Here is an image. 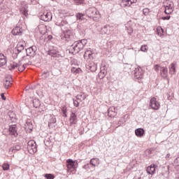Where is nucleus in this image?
<instances>
[{"instance_id":"38","label":"nucleus","mask_w":179,"mask_h":179,"mask_svg":"<svg viewBox=\"0 0 179 179\" xmlns=\"http://www.w3.org/2000/svg\"><path fill=\"white\" fill-rule=\"evenodd\" d=\"M45 177L46 178V179H54L55 178V176L51 173H46L45 175Z\"/></svg>"},{"instance_id":"45","label":"nucleus","mask_w":179,"mask_h":179,"mask_svg":"<svg viewBox=\"0 0 179 179\" xmlns=\"http://www.w3.org/2000/svg\"><path fill=\"white\" fill-rule=\"evenodd\" d=\"M15 151V150L14 147H12L9 149L8 152L10 155H13Z\"/></svg>"},{"instance_id":"29","label":"nucleus","mask_w":179,"mask_h":179,"mask_svg":"<svg viewBox=\"0 0 179 179\" xmlns=\"http://www.w3.org/2000/svg\"><path fill=\"white\" fill-rule=\"evenodd\" d=\"M71 73H73V75H78L79 73H82V69L79 67H72L71 68Z\"/></svg>"},{"instance_id":"34","label":"nucleus","mask_w":179,"mask_h":179,"mask_svg":"<svg viewBox=\"0 0 179 179\" xmlns=\"http://www.w3.org/2000/svg\"><path fill=\"white\" fill-rule=\"evenodd\" d=\"M157 33L158 36H159V37H162V36H163L164 33V30H163V28H162L161 27H159L157 28Z\"/></svg>"},{"instance_id":"10","label":"nucleus","mask_w":179,"mask_h":179,"mask_svg":"<svg viewBox=\"0 0 179 179\" xmlns=\"http://www.w3.org/2000/svg\"><path fill=\"white\" fill-rule=\"evenodd\" d=\"M36 51H37V48L36 46H31L26 49L27 57H34L36 55Z\"/></svg>"},{"instance_id":"61","label":"nucleus","mask_w":179,"mask_h":179,"mask_svg":"<svg viewBox=\"0 0 179 179\" xmlns=\"http://www.w3.org/2000/svg\"><path fill=\"white\" fill-rule=\"evenodd\" d=\"M64 114H65V111H64Z\"/></svg>"},{"instance_id":"36","label":"nucleus","mask_w":179,"mask_h":179,"mask_svg":"<svg viewBox=\"0 0 179 179\" xmlns=\"http://www.w3.org/2000/svg\"><path fill=\"white\" fill-rule=\"evenodd\" d=\"M2 168L3 171H8V170H9V169H10V165L8 163H4L2 165Z\"/></svg>"},{"instance_id":"55","label":"nucleus","mask_w":179,"mask_h":179,"mask_svg":"<svg viewBox=\"0 0 179 179\" xmlns=\"http://www.w3.org/2000/svg\"><path fill=\"white\" fill-rule=\"evenodd\" d=\"M131 24H132V22H128L127 25L131 26Z\"/></svg>"},{"instance_id":"15","label":"nucleus","mask_w":179,"mask_h":179,"mask_svg":"<svg viewBox=\"0 0 179 179\" xmlns=\"http://www.w3.org/2000/svg\"><path fill=\"white\" fill-rule=\"evenodd\" d=\"M134 75L137 79H142V75H143L142 69L136 68L134 71Z\"/></svg>"},{"instance_id":"43","label":"nucleus","mask_w":179,"mask_h":179,"mask_svg":"<svg viewBox=\"0 0 179 179\" xmlns=\"http://www.w3.org/2000/svg\"><path fill=\"white\" fill-rule=\"evenodd\" d=\"M79 103H80V101H79L78 100L73 99V104L75 107H79Z\"/></svg>"},{"instance_id":"17","label":"nucleus","mask_w":179,"mask_h":179,"mask_svg":"<svg viewBox=\"0 0 179 179\" xmlns=\"http://www.w3.org/2000/svg\"><path fill=\"white\" fill-rule=\"evenodd\" d=\"M22 28L19 27H17L15 28H14L12 31V34L14 35V36H21L22 35Z\"/></svg>"},{"instance_id":"20","label":"nucleus","mask_w":179,"mask_h":179,"mask_svg":"<svg viewBox=\"0 0 179 179\" xmlns=\"http://www.w3.org/2000/svg\"><path fill=\"white\" fill-rule=\"evenodd\" d=\"M25 127V129H27V131H32L33 130V122H31V120H28L26 122V124H24Z\"/></svg>"},{"instance_id":"51","label":"nucleus","mask_w":179,"mask_h":179,"mask_svg":"<svg viewBox=\"0 0 179 179\" xmlns=\"http://www.w3.org/2000/svg\"><path fill=\"white\" fill-rule=\"evenodd\" d=\"M1 97L3 100H6V97L5 96V95H3V94H1Z\"/></svg>"},{"instance_id":"39","label":"nucleus","mask_w":179,"mask_h":179,"mask_svg":"<svg viewBox=\"0 0 179 179\" xmlns=\"http://www.w3.org/2000/svg\"><path fill=\"white\" fill-rule=\"evenodd\" d=\"M141 51L143 52H148V45H143L141 48Z\"/></svg>"},{"instance_id":"54","label":"nucleus","mask_w":179,"mask_h":179,"mask_svg":"<svg viewBox=\"0 0 179 179\" xmlns=\"http://www.w3.org/2000/svg\"><path fill=\"white\" fill-rule=\"evenodd\" d=\"M3 3V0H0V5Z\"/></svg>"},{"instance_id":"18","label":"nucleus","mask_w":179,"mask_h":179,"mask_svg":"<svg viewBox=\"0 0 179 179\" xmlns=\"http://www.w3.org/2000/svg\"><path fill=\"white\" fill-rule=\"evenodd\" d=\"M135 134L138 138H142V136H143V135H145V130L142 128H138L135 130Z\"/></svg>"},{"instance_id":"35","label":"nucleus","mask_w":179,"mask_h":179,"mask_svg":"<svg viewBox=\"0 0 179 179\" xmlns=\"http://www.w3.org/2000/svg\"><path fill=\"white\" fill-rule=\"evenodd\" d=\"M64 37L66 40H69V38H71L72 37V33L70 30L66 31L64 32Z\"/></svg>"},{"instance_id":"40","label":"nucleus","mask_w":179,"mask_h":179,"mask_svg":"<svg viewBox=\"0 0 179 179\" xmlns=\"http://www.w3.org/2000/svg\"><path fill=\"white\" fill-rule=\"evenodd\" d=\"M149 12H150L149 8H144V9L143 10V15H145V16H148V15H149Z\"/></svg>"},{"instance_id":"5","label":"nucleus","mask_w":179,"mask_h":179,"mask_svg":"<svg viewBox=\"0 0 179 179\" xmlns=\"http://www.w3.org/2000/svg\"><path fill=\"white\" fill-rule=\"evenodd\" d=\"M66 167L68 173H72L74 170H76L78 167V161H73V159H69L66 160Z\"/></svg>"},{"instance_id":"8","label":"nucleus","mask_w":179,"mask_h":179,"mask_svg":"<svg viewBox=\"0 0 179 179\" xmlns=\"http://www.w3.org/2000/svg\"><path fill=\"white\" fill-rule=\"evenodd\" d=\"M174 10V3L171 1H169L167 5L165 6V13L166 15H171Z\"/></svg>"},{"instance_id":"41","label":"nucleus","mask_w":179,"mask_h":179,"mask_svg":"<svg viewBox=\"0 0 179 179\" xmlns=\"http://www.w3.org/2000/svg\"><path fill=\"white\" fill-rule=\"evenodd\" d=\"M124 6H131V3H129V1L128 0H123L122 1Z\"/></svg>"},{"instance_id":"59","label":"nucleus","mask_w":179,"mask_h":179,"mask_svg":"<svg viewBox=\"0 0 179 179\" xmlns=\"http://www.w3.org/2000/svg\"><path fill=\"white\" fill-rule=\"evenodd\" d=\"M176 179H179V177L176 178Z\"/></svg>"},{"instance_id":"50","label":"nucleus","mask_w":179,"mask_h":179,"mask_svg":"<svg viewBox=\"0 0 179 179\" xmlns=\"http://www.w3.org/2000/svg\"><path fill=\"white\" fill-rule=\"evenodd\" d=\"M130 31H129V34H132V33H134V28H130Z\"/></svg>"},{"instance_id":"47","label":"nucleus","mask_w":179,"mask_h":179,"mask_svg":"<svg viewBox=\"0 0 179 179\" xmlns=\"http://www.w3.org/2000/svg\"><path fill=\"white\" fill-rule=\"evenodd\" d=\"M170 15H168L166 17H162V20H170Z\"/></svg>"},{"instance_id":"1","label":"nucleus","mask_w":179,"mask_h":179,"mask_svg":"<svg viewBox=\"0 0 179 179\" xmlns=\"http://www.w3.org/2000/svg\"><path fill=\"white\" fill-rule=\"evenodd\" d=\"M30 61L29 58L27 57H23L22 60L19 62V63H16L13 62L10 63V66H8L9 70L12 71V69H18L19 72H23L24 69H26L27 65H30Z\"/></svg>"},{"instance_id":"16","label":"nucleus","mask_w":179,"mask_h":179,"mask_svg":"<svg viewBox=\"0 0 179 179\" xmlns=\"http://www.w3.org/2000/svg\"><path fill=\"white\" fill-rule=\"evenodd\" d=\"M10 85H12V76H9L4 80V87L8 89Z\"/></svg>"},{"instance_id":"60","label":"nucleus","mask_w":179,"mask_h":179,"mask_svg":"<svg viewBox=\"0 0 179 179\" xmlns=\"http://www.w3.org/2000/svg\"><path fill=\"white\" fill-rule=\"evenodd\" d=\"M64 116H66V114H64Z\"/></svg>"},{"instance_id":"49","label":"nucleus","mask_w":179,"mask_h":179,"mask_svg":"<svg viewBox=\"0 0 179 179\" xmlns=\"http://www.w3.org/2000/svg\"><path fill=\"white\" fill-rule=\"evenodd\" d=\"M123 118H124V120L123 121V122H125L127 121V118H128V115H124Z\"/></svg>"},{"instance_id":"13","label":"nucleus","mask_w":179,"mask_h":179,"mask_svg":"<svg viewBox=\"0 0 179 179\" xmlns=\"http://www.w3.org/2000/svg\"><path fill=\"white\" fill-rule=\"evenodd\" d=\"M87 69H90L91 72H96L97 71V64L94 62H91L87 65Z\"/></svg>"},{"instance_id":"14","label":"nucleus","mask_w":179,"mask_h":179,"mask_svg":"<svg viewBox=\"0 0 179 179\" xmlns=\"http://www.w3.org/2000/svg\"><path fill=\"white\" fill-rule=\"evenodd\" d=\"M9 133L13 136H17V130H16V124H13L10 126Z\"/></svg>"},{"instance_id":"56","label":"nucleus","mask_w":179,"mask_h":179,"mask_svg":"<svg viewBox=\"0 0 179 179\" xmlns=\"http://www.w3.org/2000/svg\"><path fill=\"white\" fill-rule=\"evenodd\" d=\"M56 24H57V26H61V25H62L61 24H58V22H56Z\"/></svg>"},{"instance_id":"42","label":"nucleus","mask_w":179,"mask_h":179,"mask_svg":"<svg viewBox=\"0 0 179 179\" xmlns=\"http://www.w3.org/2000/svg\"><path fill=\"white\" fill-rule=\"evenodd\" d=\"M21 12L22 13V15H24V16H27L28 13H27V9L26 8H22L21 9Z\"/></svg>"},{"instance_id":"52","label":"nucleus","mask_w":179,"mask_h":179,"mask_svg":"<svg viewBox=\"0 0 179 179\" xmlns=\"http://www.w3.org/2000/svg\"><path fill=\"white\" fill-rule=\"evenodd\" d=\"M88 167H89V164H87V165H85L83 166V169H85L86 170V169H87Z\"/></svg>"},{"instance_id":"26","label":"nucleus","mask_w":179,"mask_h":179,"mask_svg":"<svg viewBox=\"0 0 179 179\" xmlns=\"http://www.w3.org/2000/svg\"><path fill=\"white\" fill-rule=\"evenodd\" d=\"M17 47L20 51H22V50H24V48L26 47V42H24V41H20L17 43Z\"/></svg>"},{"instance_id":"48","label":"nucleus","mask_w":179,"mask_h":179,"mask_svg":"<svg viewBox=\"0 0 179 179\" xmlns=\"http://www.w3.org/2000/svg\"><path fill=\"white\" fill-rule=\"evenodd\" d=\"M13 148L14 150H20V145H15Z\"/></svg>"},{"instance_id":"53","label":"nucleus","mask_w":179,"mask_h":179,"mask_svg":"<svg viewBox=\"0 0 179 179\" xmlns=\"http://www.w3.org/2000/svg\"><path fill=\"white\" fill-rule=\"evenodd\" d=\"M171 156V155L170 154H167L166 156V159H170Z\"/></svg>"},{"instance_id":"44","label":"nucleus","mask_w":179,"mask_h":179,"mask_svg":"<svg viewBox=\"0 0 179 179\" xmlns=\"http://www.w3.org/2000/svg\"><path fill=\"white\" fill-rule=\"evenodd\" d=\"M75 3H77V5H81V3H83V0H74Z\"/></svg>"},{"instance_id":"11","label":"nucleus","mask_w":179,"mask_h":179,"mask_svg":"<svg viewBox=\"0 0 179 179\" xmlns=\"http://www.w3.org/2000/svg\"><path fill=\"white\" fill-rule=\"evenodd\" d=\"M113 30V27L110 25H105L101 30V34H106L107 36H110L111 34V31Z\"/></svg>"},{"instance_id":"58","label":"nucleus","mask_w":179,"mask_h":179,"mask_svg":"<svg viewBox=\"0 0 179 179\" xmlns=\"http://www.w3.org/2000/svg\"><path fill=\"white\" fill-rule=\"evenodd\" d=\"M102 73H103L102 72L99 73V76H100Z\"/></svg>"},{"instance_id":"28","label":"nucleus","mask_w":179,"mask_h":179,"mask_svg":"<svg viewBox=\"0 0 179 179\" xmlns=\"http://www.w3.org/2000/svg\"><path fill=\"white\" fill-rule=\"evenodd\" d=\"M76 122H78L76 114H75V113H72L70 116V123L76 124Z\"/></svg>"},{"instance_id":"12","label":"nucleus","mask_w":179,"mask_h":179,"mask_svg":"<svg viewBox=\"0 0 179 179\" xmlns=\"http://www.w3.org/2000/svg\"><path fill=\"white\" fill-rule=\"evenodd\" d=\"M108 117H110L112 118L117 115V109L115 108V107L112 106L109 108V109L108 110Z\"/></svg>"},{"instance_id":"31","label":"nucleus","mask_w":179,"mask_h":179,"mask_svg":"<svg viewBox=\"0 0 179 179\" xmlns=\"http://www.w3.org/2000/svg\"><path fill=\"white\" fill-rule=\"evenodd\" d=\"M169 73L171 75L176 73V63H172L169 67Z\"/></svg>"},{"instance_id":"7","label":"nucleus","mask_w":179,"mask_h":179,"mask_svg":"<svg viewBox=\"0 0 179 179\" xmlns=\"http://www.w3.org/2000/svg\"><path fill=\"white\" fill-rule=\"evenodd\" d=\"M150 106L152 110H159L160 108V103L155 97L150 99Z\"/></svg>"},{"instance_id":"27","label":"nucleus","mask_w":179,"mask_h":179,"mask_svg":"<svg viewBox=\"0 0 179 179\" xmlns=\"http://www.w3.org/2000/svg\"><path fill=\"white\" fill-rule=\"evenodd\" d=\"M76 97V100H78V101H80V103H81V101H83L86 99V94L83 93H80Z\"/></svg>"},{"instance_id":"23","label":"nucleus","mask_w":179,"mask_h":179,"mask_svg":"<svg viewBox=\"0 0 179 179\" xmlns=\"http://www.w3.org/2000/svg\"><path fill=\"white\" fill-rule=\"evenodd\" d=\"M90 164L93 166V167H96L100 164V159L99 158H94L90 160Z\"/></svg>"},{"instance_id":"4","label":"nucleus","mask_w":179,"mask_h":179,"mask_svg":"<svg viewBox=\"0 0 179 179\" xmlns=\"http://www.w3.org/2000/svg\"><path fill=\"white\" fill-rule=\"evenodd\" d=\"M154 71L157 73H159H159L162 78H166L169 76V70L166 66H162L159 64H155L154 66Z\"/></svg>"},{"instance_id":"9","label":"nucleus","mask_w":179,"mask_h":179,"mask_svg":"<svg viewBox=\"0 0 179 179\" xmlns=\"http://www.w3.org/2000/svg\"><path fill=\"white\" fill-rule=\"evenodd\" d=\"M41 19L43 20V22H50V20L52 19V15H51L50 12L45 11L41 16Z\"/></svg>"},{"instance_id":"2","label":"nucleus","mask_w":179,"mask_h":179,"mask_svg":"<svg viewBox=\"0 0 179 179\" xmlns=\"http://www.w3.org/2000/svg\"><path fill=\"white\" fill-rule=\"evenodd\" d=\"M87 43V40L86 39L74 42L73 44L69 48V52H70V54H73V55L78 54V52H80V51L83 50V48Z\"/></svg>"},{"instance_id":"6","label":"nucleus","mask_w":179,"mask_h":179,"mask_svg":"<svg viewBox=\"0 0 179 179\" xmlns=\"http://www.w3.org/2000/svg\"><path fill=\"white\" fill-rule=\"evenodd\" d=\"M27 150L31 155H34L37 152V144H36V141H29L27 144Z\"/></svg>"},{"instance_id":"33","label":"nucleus","mask_w":179,"mask_h":179,"mask_svg":"<svg viewBox=\"0 0 179 179\" xmlns=\"http://www.w3.org/2000/svg\"><path fill=\"white\" fill-rule=\"evenodd\" d=\"M33 106L35 107V108H38L39 106H41V103H40V100L35 99L32 101Z\"/></svg>"},{"instance_id":"22","label":"nucleus","mask_w":179,"mask_h":179,"mask_svg":"<svg viewBox=\"0 0 179 179\" xmlns=\"http://www.w3.org/2000/svg\"><path fill=\"white\" fill-rule=\"evenodd\" d=\"M93 55V52L92 50H86L84 54V58L85 59H92Z\"/></svg>"},{"instance_id":"32","label":"nucleus","mask_w":179,"mask_h":179,"mask_svg":"<svg viewBox=\"0 0 179 179\" xmlns=\"http://www.w3.org/2000/svg\"><path fill=\"white\" fill-rule=\"evenodd\" d=\"M101 17V15H100V12H99V10H97L96 13H95L92 17L93 20H94L95 22H99Z\"/></svg>"},{"instance_id":"30","label":"nucleus","mask_w":179,"mask_h":179,"mask_svg":"<svg viewBox=\"0 0 179 179\" xmlns=\"http://www.w3.org/2000/svg\"><path fill=\"white\" fill-rule=\"evenodd\" d=\"M76 17L77 20H79V22H83L85 21V14L78 13L76 14Z\"/></svg>"},{"instance_id":"3","label":"nucleus","mask_w":179,"mask_h":179,"mask_svg":"<svg viewBox=\"0 0 179 179\" xmlns=\"http://www.w3.org/2000/svg\"><path fill=\"white\" fill-rule=\"evenodd\" d=\"M44 121L45 122H48V127L50 129L57 127V118H55V115H54L48 114L45 115Z\"/></svg>"},{"instance_id":"57","label":"nucleus","mask_w":179,"mask_h":179,"mask_svg":"<svg viewBox=\"0 0 179 179\" xmlns=\"http://www.w3.org/2000/svg\"><path fill=\"white\" fill-rule=\"evenodd\" d=\"M103 78H104V74L101 77V79H103Z\"/></svg>"},{"instance_id":"19","label":"nucleus","mask_w":179,"mask_h":179,"mask_svg":"<svg viewBox=\"0 0 179 179\" xmlns=\"http://www.w3.org/2000/svg\"><path fill=\"white\" fill-rule=\"evenodd\" d=\"M156 167H157V166H156L155 164H152V165L148 166L147 168V173H148V174L153 175L155 171H156Z\"/></svg>"},{"instance_id":"37","label":"nucleus","mask_w":179,"mask_h":179,"mask_svg":"<svg viewBox=\"0 0 179 179\" xmlns=\"http://www.w3.org/2000/svg\"><path fill=\"white\" fill-rule=\"evenodd\" d=\"M49 55H51V57H57L58 53L56 50H50L49 52Z\"/></svg>"},{"instance_id":"46","label":"nucleus","mask_w":179,"mask_h":179,"mask_svg":"<svg viewBox=\"0 0 179 179\" xmlns=\"http://www.w3.org/2000/svg\"><path fill=\"white\" fill-rule=\"evenodd\" d=\"M130 3V5H132V3H136L138 2V0H127Z\"/></svg>"},{"instance_id":"21","label":"nucleus","mask_w":179,"mask_h":179,"mask_svg":"<svg viewBox=\"0 0 179 179\" xmlns=\"http://www.w3.org/2000/svg\"><path fill=\"white\" fill-rule=\"evenodd\" d=\"M6 62H8L6 57L3 55V54H0V66H3V65H6Z\"/></svg>"},{"instance_id":"25","label":"nucleus","mask_w":179,"mask_h":179,"mask_svg":"<svg viewBox=\"0 0 179 179\" xmlns=\"http://www.w3.org/2000/svg\"><path fill=\"white\" fill-rule=\"evenodd\" d=\"M96 12H97V10L96 8H91L89 10H87V15H88V16L90 17H92L93 15L95 13H96Z\"/></svg>"},{"instance_id":"24","label":"nucleus","mask_w":179,"mask_h":179,"mask_svg":"<svg viewBox=\"0 0 179 179\" xmlns=\"http://www.w3.org/2000/svg\"><path fill=\"white\" fill-rule=\"evenodd\" d=\"M38 30L41 34H45L47 33V27L45 24H40Z\"/></svg>"}]
</instances>
